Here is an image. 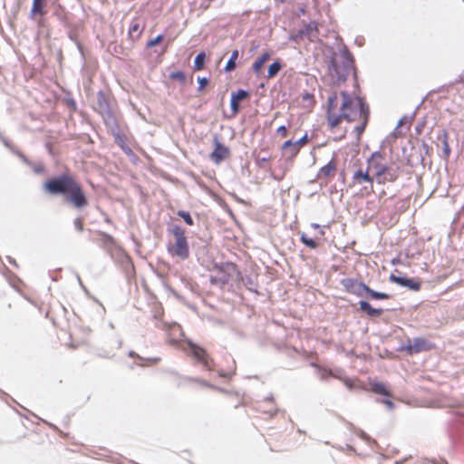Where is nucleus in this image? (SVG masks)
<instances>
[{"mask_svg":"<svg viewBox=\"0 0 464 464\" xmlns=\"http://www.w3.org/2000/svg\"><path fill=\"white\" fill-rule=\"evenodd\" d=\"M238 50H234L231 53V56L229 58V60L227 61V64H226V67H225V70L227 72H231L233 70H235L236 68V61L237 60L238 58Z\"/></svg>","mask_w":464,"mask_h":464,"instance_id":"20","label":"nucleus"},{"mask_svg":"<svg viewBox=\"0 0 464 464\" xmlns=\"http://www.w3.org/2000/svg\"><path fill=\"white\" fill-rule=\"evenodd\" d=\"M208 81L207 78H199L198 79L199 88L200 89L204 88L208 84Z\"/></svg>","mask_w":464,"mask_h":464,"instance_id":"36","label":"nucleus"},{"mask_svg":"<svg viewBox=\"0 0 464 464\" xmlns=\"http://www.w3.org/2000/svg\"><path fill=\"white\" fill-rule=\"evenodd\" d=\"M169 232L173 236L174 240L168 244V252L171 256L185 260L189 256V246L185 234V229L177 224L169 227Z\"/></svg>","mask_w":464,"mask_h":464,"instance_id":"4","label":"nucleus"},{"mask_svg":"<svg viewBox=\"0 0 464 464\" xmlns=\"http://www.w3.org/2000/svg\"><path fill=\"white\" fill-rule=\"evenodd\" d=\"M300 240L303 244L312 249H314L318 246V243L314 239L309 237L305 233L301 234Z\"/></svg>","mask_w":464,"mask_h":464,"instance_id":"21","label":"nucleus"},{"mask_svg":"<svg viewBox=\"0 0 464 464\" xmlns=\"http://www.w3.org/2000/svg\"><path fill=\"white\" fill-rule=\"evenodd\" d=\"M190 354L208 371H213L215 362L207 351L191 342L188 343Z\"/></svg>","mask_w":464,"mask_h":464,"instance_id":"8","label":"nucleus"},{"mask_svg":"<svg viewBox=\"0 0 464 464\" xmlns=\"http://www.w3.org/2000/svg\"><path fill=\"white\" fill-rule=\"evenodd\" d=\"M214 145L215 148L210 154V160L216 164H220L224 160L229 158L230 150L218 139H215Z\"/></svg>","mask_w":464,"mask_h":464,"instance_id":"10","label":"nucleus"},{"mask_svg":"<svg viewBox=\"0 0 464 464\" xmlns=\"http://www.w3.org/2000/svg\"><path fill=\"white\" fill-rule=\"evenodd\" d=\"M460 82L464 83V74L460 77Z\"/></svg>","mask_w":464,"mask_h":464,"instance_id":"40","label":"nucleus"},{"mask_svg":"<svg viewBox=\"0 0 464 464\" xmlns=\"http://www.w3.org/2000/svg\"><path fill=\"white\" fill-rule=\"evenodd\" d=\"M368 169L372 179L379 185L395 182L401 174V166L395 161H388L380 151H374L367 159Z\"/></svg>","mask_w":464,"mask_h":464,"instance_id":"3","label":"nucleus"},{"mask_svg":"<svg viewBox=\"0 0 464 464\" xmlns=\"http://www.w3.org/2000/svg\"><path fill=\"white\" fill-rule=\"evenodd\" d=\"M116 144L127 154L131 155L132 150L127 144V137L124 134L116 133L114 135Z\"/></svg>","mask_w":464,"mask_h":464,"instance_id":"17","label":"nucleus"},{"mask_svg":"<svg viewBox=\"0 0 464 464\" xmlns=\"http://www.w3.org/2000/svg\"><path fill=\"white\" fill-rule=\"evenodd\" d=\"M435 348V344L423 337H417L407 340L402 350L408 354L428 352Z\"/></svg>","mask_w":464,"mask_h":464,"instance_id":"7","label":"nucleus"},{"mask_svg":"<svg viewBox=\"0 0 464 464\" xmlns=\"http://www.w3.org/2000/svg\"><path fill=\"white\" fill-rule=\"evenodd\" d=\"M363 183H367L368 186H364L360 189V194L362 197H368L374 192L372 174L367 168L365 170L359 169L353 174L352 186H359Z\"/></svg>","mask_w":464,"mask_h":464,"instance_id":"6","label":"nucleus"},{"mask_svg":"<svg viewBox=\"0 0 464 464\" xmlns=\"http://www.w3.org/2000/svg\"><path fill=\"white\" fill-rule=\"evenodd\" d=\"M47 14L45 0H33L29 13V18L35 21L39 28L45 25V15Z\"/></svg>","mask_w":464,"mask_h":464,"instance_id":"9","label":"nucleus"},{"mask_svg":"<svg viewBox=\"0 0 464 464\" xmlns=\"http://www.w3.org/2000/svg\"><path fill=\"white\" fill-rule=\"evenodd\" d=\"M342 285L345 291L350 294L355 295L357 296L364 295V289H366V285L362 282H359L353 278H345L342 281Z\"/></svg>","mask_w":464,"mask_h":464,"instance_id":"11","label":"nucleus"},{"mask_svg":"<svg viewBox=\"0 0 464 464\" xmlns=\"http://www.w3.org/2000/svg\"><path fill=\"white\" fill-rule=\"evenodd\" d=\"M137 32L139 33V34H140V24L138 23H135V24H131V26L130 27V29H129V35L130 37H132L133 34L137 33Z\"/></svg>","mask_w":464,"mask_h":464,"instance_id":"33","label":"nucleus"},{"mask_svg":"<svg viewBox=\"0 0 464 464\" xmlns=\"http://www.w3.org/2000/svg\"><path fill=\"white\" fill-rule=\"evenodd\" d=\"M276 134L280 137V138H285L288 134V130H287V128L286 126H280L277 128L276 130Z\"/></svg>","mask_w":464,"mask_h":464,"instance_id":"29","label":"nucleus"},{"mask_svg":"<svg viewBox=\"0 0 464 464\" xmlns=\"http://www.w3.org/2000/svg\"><path fill=\"white\" fill-rule=\"evenodd\" d=\"M178 216H179L181 218H183V220L188 226H193L194 221H193V218H191V216H190V214L188 212L184 211V210H179L178 211Z\"/></svg>","mask_w":464,"mask_h":464,"instance_id":"25","label":"nucleus"},{"mask_svg":"<svg viewBox=\"0 0 464 464\" xmlns=\"http://www.w3.org/2000/svg\"><path fill=\"white\" fill-rule=\"evenodd\" d=\"M282 66L279 62H275L268 67V72H267V78H273L275 77L279 71L281 70Z\"/></svg>","mask_w":464,"mask_h":464,"instance_id":"22","label":"nucleus"},{"mask_svg":"<svg viewBox=\"0 0 464 464\" xmlns=\"http://www.w3.org/2000/svg\"><path fill=\"white\" fill-rule=\"evenodd\" d=\"M281 150L290 159L295 158L300 151V149L295 143V141H293L292 140L285 141L281 146Z\"/></svg>","mask_w":464,"mask_h":464,"instance_id":"13","label":"nucleus"},{"mask_svg":"<svg viewBox=\"0 0 464 464\" xmlns=\"http://www.w3.org/2000/svg\"><path fill=\"white\" fill-rule=\"evenodd\" d=\"M264 64V63L257 59L252 65V69L255 72V73L259 74Z\"/></svg>","mask_w":464,"mask_h":464,"instance_id":"28","label":"nucleus"},{"mask_svg":"<svg viewBox=\"0 0 464 464\" xmlns=\"http://www.w3.org/2000/svg\"><path fill=\"white\" fill-rule=\"evenodd\" d=\"M336 170V164L334 160H330L326 165L322 167L318 173V178L327 179L329 177H333Z\"/></svg>","mask_w":464,"mask_h":464,"instance_id":"16","label":"nucleus"},{"mask_svg":"<svg viewBox=\"0 0 464 464\" xmlns=\"http://www.w3.org/2000/svg\"><path fill=\"white\" fill-rule=\"evenodd\" d=\"M279 115V112H276L275 118H276Z\"/></svg>","mask_w":464,"mask_h":464,"instance_id":"41","label":"nucleus"},{"mask_svg":"<svg viewBox=\"0 0 464 464\" xmlns=\"http://www.w3.org/2000/svg\"><path fill=\"white\" fill-rule=\"evenodd\" d=\"M44 188L51 195H63L76 208H84L89 205L82 184L70 173H63L47 179Z\"/></svg>","mask_w":464,"mask_h":464,"instance_id":"2","label":"nucleus"},{"mask_svg":"<svg viewBox=\"0 0 464 464\" xmlns=\"http://www.w3.org/2000/svg\"><path fill=\"white\" fill-rule=\"evenodd\" d=\"M364 294H367L370 298L375 300H386L390 298V295L386 293L376 292L366 285V289H364Z\"/></svg>","mask_w":464,"mask_h":464,"instance_id":"19","label":"nucleus"},{"mask_svg":"<svg viewBox=\"0 0 464 464\" xmlns=\"http://www.w3.org/2000/svg\"><path fill=\"white\" fill-rule=\"evenodd\" d=\"M258 59L262 63H266L270 59V53L268 52H266V53H263Z\"/></svg>","mask_w":464,"mask_h":464,"instance_id":"34","label":"nucleus"},{"mask_svg":"<svg viewBox=\"0 0 464 464\" xmlns=\"http://www.w3.org/2000/svg\"><path fill=\"white\" fill-rule=\"evenodd\" d=\"M371 390L377 394H381L383 396L391 397L392 392L386 387V385L382 382H373L371 384Z\"/></svg>","mask_w":464,"mask_h":464,"instance_id":"18","label":"nucleus"},{"mask_svg":"<svg viewBox=\"0 0 464 464\" xmlns=\"http://www.w3.org/2000/svg\"><path fill=\"white\" fill-rule=\"evenodd\" d=\"M312 31H317V23L310 22L305 27V34H310Z\"/></svg>","mask_w":464,"mask_h":464,"instance_id":"30","label":"nucleus"},{"mask_svg":"<svg viewBox=\"0 0 464 464\" xmlns=\"http://www.w3.org/2000/svg\"><path fill=\"white\" fill-rule=\"evenodd\" d=\"M313 95H310L309 93H306L304 96V99H309V98H312Z\"/></svg>","mask_w":464,"mask_h":464,"instance_id":"39","label":"nucleus"},{"mask_svg":"<svg viewBox=\"0 0 464 464\" xmlns=\"http://www.w3.org/2000/svg\"><path fill=\"white\" fill-rule=\"evenodd\" d=\"M390 280L393 283H396L401 286H406L413 291H419L420 289V283L411 278L396 276L394 275H391Z\"/></svg>","mask_w":464,"mask_h":464,"instance_id":"12","label":"nucleus"},{"mask_svg":"<svg viewBox=\"0 0 464 464\" xmlns=\"http://www.w3.org/2000/svg\"><path fill=\"white\" fill-rule=\"evenodd\" d=\"M239 277L240 272L237 265L232 262H225L213 266L210 282L212 285L224 286Z\"/></svg>","mask_w":464,"mask_h":464,"instance_id":"5","label":"nucleus"},{"mask_svg":"<svg viewBox=\"0 0 464 464\" xmlns=\"http://www.w3.org/2000/svg\"><path fill=\"white\" fill-rule=\"evenodd\" d=\"M295 143L297 144L299 149H301L302 147L306 145L308 143V135H307V133H305L302 138H300L298 140H296Z\"/></svg>","mask_w":464,"mask_h":464,"instance_id":"31","label":"nucleus"},{"mask_svg":"<svg viewBox=\"0 0 464 464\" xmlns=\"http://www.w3.org/2000/svg\"><path fill=\"white\" fill-rule=\"evenodd\" d=\"M359 308L361 311L365 313L369 317H379L382 314L383 310L382 308H373L368 302L360 301Z\"/></svg>","mask_w":464,"mask_h":464,"instance_id":"14","label":"nucleus"},{"mask_svg":"<svg viewBox=\"0 0 464 464\" xmlns=\"http://www.w3.org/2000/svg\"><path fill=\"white\" fill-rule=\"evenodd\" d=\"M76 229L79 232L83 230V219L82 218H76L73 221Z\"/></svg>","mask_w":464,"mask_h":464,"instance_id":"32","label":"nucleus"},{"mask_svg":"<svg viewBox=\"0 0 464 464\" xmlns=\"http://www.w3.org/2000/svg\"><path fill=\"white\" fill-rule=\"evenodd\" d=\"M239 102H237L235 99L231 98L230 100V106H231V111L233 116H236L240 109Z\"/></svg>","mask_w":464,"mask_h":464,"instance_id":"26","label":"nucleus"},{"mask_svg":"<svg viewBox=\"0 0 464 464\" xmlns=\"http://www.w3.org/2000/svg\"><path fill=\"white\" fill-rule=\"evenodd\" d=\"M206 55L204 53H199L194 61V67L196 70H201L205 63Z\"/></svg>","mask_w":464,"mask_h":464,"instance_id":"24","label":"nucleus"},{"mask_svg":"<svg viewBox=\"0 0 464 464\" xmlns=\"http://www.w3.org/2000/svg\"><path fill=\"white\" fill-rule=\"evenodd\" d=\"M163 38H164V36L162 34H160L156 38L150 40L147 43V45H146L147 48H152L155 45L159 44L163 40Z\"/></svg>","mask_w":464,"mask_h":464,"instance_id":"27","label":"nucleus"},{"mask_svg":"<svg viewBox=\"0 0 464 464\" xmlns=\"http://www.w3.org/2000/svg\"><path fill=\"white\" fill-rule=\"evenodd\" d=\"M184 382L189 384H193L200 389H216V386L208 382V381L200 378L194 377H184Z\"/></svg>","mask_w":464,"mask_h":464,"instance_id":"15","label":"nucleus"},{"mask_svg":"<svg viewBox=\"0 0 464 464\" xmlns=\"http://www.w3.org/2000/svg\"><path fill=\"white\" fill-rule=\"evenodd\" d=\"M382 403L384 405H386V407H388L391 410L393 409V407H394V404H393V402L391 400H383Z\"/></svg>","mask_w":464,"mask_h":464,"instance_id":"37","label":"nucleus"},{"mask_svg":"<svg viewBox=\"0 0 464 464\" xmlns=\"http://www.w3.org/2000/svg\"><path fill=\"white\" fill-rule=\"evenodd\" d=\"M171 78L179 79V80H183L184 79V74L181 72H174V73L171 74Z\"/></svg>","mask_w":464,"mask_h":464,"instance_id":"35","label":"nucleus"},{"mask_svg":"<svg viewBox=\"0 0 464 464\" xmlns=\"http://www.w3.org/2000/svg\"><path fill=\"white\" fill-rule=\"evenodd\" d=\"M249 97V92L245 90H238L237 92H234L231 94V98L235 99L237 102H241Z\"/></svg>","mask_w":464,"mask_h":464,"instance_id":"23","label":"nucleus"},{"mask_svg":"<svg viewBox=\"0 0 464 464\" xmlns=\"http://www.w3.org/2000/svg\"><path fill=\"white\" fill-rule=\"evenodd\" d=\"M326 119L332 130L343 121L356 122L353 130L360 140L369 122L370 108L363 99H354L347 92H334L327 101Z\"/></svg>","mask_w":464,"mask_h":464,"instance_id":"1","label":"nucleus"},{"mask_svg":"<svg viewBox=\"0 0 464 464\" xmlns=\"http://www.w3.org/2000/svg\"><path fill=\"white\" fill-rule=\"evenodd\" d=\"M270 158H256V163L259 165V166H262V163L264 162H266L269 160Z\"/></svg>","mask_w":464,"mask_h":464,"instance_id":"38","label":"nucleus"}]
</instances>
